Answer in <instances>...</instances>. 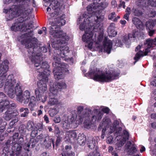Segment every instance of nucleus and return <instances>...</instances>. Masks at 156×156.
Listing matches in <instances>:
<instances>
[{
    "label": "nucleus",
    "mask_w": 156,
    "mask_h": 156,
    "mask_svg": "<svg viewBox=\"0 0 156 156\" xmlns=\"http://www.w3.org/2000/svg\"><path fill=\"white\" fill-rule=\"evenodd\" d=\"M54 121L55 123H58L61 122V119L59 116L56 117L54 118Z\"/></svg>",
    "instance_id": "nucleus-54"
},
{
    "label": "nucleus",
    "mask_w": 156,
    "mask_h": 156,
    "mask_svg": "<svg viewBox=\"0 0 156 156\" xmlns=\"http://www.w3.org/2000/svg\"><path fill=\"white\" fill-rule=\"evenodd\" d=\"M122 43L121 41L119 40H118L116 41V43L115 44V45L118 47H121L122 46Z\"/></svg>",
    "instance_id": "nucleus-61"
},
{
    "label": "nucleus",
    "mask_w": 156,
    "mask_h": 156,
    "mask_svg": "<svg viewBox=\"0 0 156 156\" xmlns=\"http://www.w3.org/2000/svg\"><path fill=\"white\" fill-rule=\"evenodd\" d=\"M33 31L30 30L26 33L22 34L18 38L21 44L28 49V56L31 61L34 64L35 66L38 67L40 65V56L41 54L35 52L37 47V39L33 37Z\"/></svg>",
    "instance_id": "nucleus-2"
},
{
    "label": "nucleus",
    "mask_w": 156,
    "mask_h": 156,
    "mask_svg": "<svg viewBox=\"0 0 156 156\" xmlns=\"http://www.w3.org/2000/svg\"><path fill=\"white\" fill-rule=\"evenodd\" d=\"M131 11L133 14L136 16H139L143 14L141 10L134 8L132 9Z\"/></svg>",
    "instance_id": "nucleus-33"
},
{
    "label": "nucleus",
    "mask_w": 156,
    "mask_h": 156,
    "mask_svg": "<svg viewBox=\"0 0 156 156\" xmlns=\"http://www.w3.org/2000/svg\"><path fill=\"white\" fill-rule=\"evenodd\" d=\"M140 33L138 30H133L132 34H128L129 38H135L139 36Z\"/></svg>",
    "instance_id": "nucleus-32"
},
{
    "label": "nucleus",
    "mask_w": 156,
    "mask_h": 156,
    "mask_svg": "<svg viewBox=\"0 0 156 156\" xmlns=\"http://www.w3.org/2000/svg\"><path fill=\"white\" fill-rule=\"evenodd\" d=\"M9 62L7 60H5L0 66V71L3 73H5L9 69L8 64Z\"/></svg>",
    "instance_id": "nucleus-28"
},
{
    "label": "nucleus",
    "mask_w": 156,
    "mask_h": 156,
    "mask_svg": "<svg viewBox=\"0 0 156 156\" xmlns=\"http://www.w3.org/2000/svg\"><path fill=\"white\" fill-rule=\"evenodd\" d=\"M105 19L103 15L100 14L93 15L86 19L84 20L86 25L90 26L93 28V30L95 32L101 33L102 28L100 23Z\"/></svg>",
    "instance_id": "nucleus-7"
},
{
    "label": "nucleus",
    "mask_w": 156,
    "mask_h": 156,
    "mask_svg": "<svg viewBox=\"0 0 156 156\" xmlns=\"http://www.w3.org/2000/svg\"><path fill=\"white\" fill-rule=\"evenodd\" d=\"M78 139V143L80 145L83 146L85 144L86 141V139L85 137L80 136Z\"/></svg>",
    "instance_id": "nucleus-42"
},
{
    "label": "nucleus",
    "mask_w": 156,
    "mask_h": 156,
    "mask_svg": "<svg viewBox=\"0 0 156 156\" xmlns=\"http://www.w3.org/2000/svg\"><path fill=\"white\" fill-rule=\"evenodd\" d=\"M156 14V12L155 11H151L150 13L148 14L149 17H153L155 16Z\"/></svg>",
    "instance_id": "nucleus-56"
},
{
    "label": "nucleus",
    "mask_w": 156,
    "mask_h": 156,
    "mask_svg": "<svg viewBox=\"0 0 156 156\" xmlns=\"http://www.w3.org/2000/svg\"><path fill=\"white\" fill-rule=\"evenodd\" d=\"M65 138L68 141H75L77 139L76 133L74 130H69L66 132Z\"/></svg>",
    "instance_id": "nucleus-18"
},
{
    "label": "nucleus",
    "mask_w": 156,
    "mask_h": 156,
    "mask_svg": "<svg viewBox=\"0 0 156 156\" xmlns=\"http://www.w3.org/2000/svg\"><path fill=\"white\" fill-rule=\"evenodd\" d=\"M155 32L154 30H149V31H148V33L149 35L150 36H152V35L154 34Z\"/></svg>",
    "instance_id": "nucleus-63"
},
{
    "label": "nucleus",
    "mask_w": 156,
    "mask_h": 156,
    "mask_svg": "<svg viewBox=\"0 0 156 156\" xmlns=\"http://www.w3.org/2000/svg\"><path fill=\"white\" fill-rule=\"evenodd\" d=\"M71 146L66 145L65 147V148L64 151V153L68 152L67 151H71Z\"/></svg>",
    "instance_id": "nucleus-57"
},
{
    "label": "nucleus",
    "mask_w": 156,
    "mask_h": 156,
    "mask_svg": "<svg viewBox=\"0 0 156 156\" xmlns=\"http://www.w3.org/2000/svg\"><path fill=\"white\" fill-rule=\"evenodd\" d=\"M119 122L117 120H115L113 123L112 126H111L110 127V132L111 133L116 129V128L119 127Z\"/></svg>",
    "instance_id": "nucleus-34"
},
{
    "label": "nucleus",
    "mask_w": 156,
    "mask_h": 156,
    "mask_svg": "<svg viewBox=\"0 0 156 156\" xmlns=\"http://www.w3.org/2000/svg\"><path fill=\"white\" fill-rule=\"evenodd\" d=\"M44 5L45 7H48L47 9L48 14L51 17H57L55 19L54 22L50 21L49 24L51 26L49 27V32L52 37L55 38V40H51L52 46L55 48V52L59 54H57L63 58L66 56V54L69 52V48L64 45L66 41H68L69 37L66 35V33L60 30V27L66 23L64 19L65 16L64 14L60 15L61 9L64 8L62 1H58L55 0H44Z\"/></svg>",
    "instance_id": "nucleus-1"
},
{
    "label": "nucleus",
    "mask_w": 156,
    "mask_h": 156,
    "mask_svg": "<svg viewBox=\"0 0 156 156\" xmlns=\"http://www.w3.org/2000/svg\"><path fill=\"white\" fill-rule=\"evenodd\" d=\"M20 111L21 112L25 111L21 115V116L23 117L27 116L29 113V110L27 108H22L20 109Z\"/></svg>",
    "instance_id": "nucleus-35"
},
{
    "label": "nucleus",
    "mask_w": 156,
    "mask_h": 156,
    "mask_svg": "<svg viewBox=\"0 0 156 156\" xmlns=\"http://www.w3.org/2000/svg\"><path fill=\"white\" fill-rule=\"evenodd\" d=\"M115 131H116L117 136L116 139L117 141L115 145V149L118 150L121 149L122 147L125 143L127 140L129 139V134L128 131L124 130L122 134L121 135L122 128L121 127H118Z\"/></svg>",
    "instance_id": "nucleus-12"
},
{
    "label": "nucleus",
    "mask_w": 156,
    "mask_h": 156,
    "mask_svg": "<svg viewBox=\"0 0 156 156\" xmlns=\"http://www.w3.org/2000/svg\"><path fill=\"white\" fill-rule=\"evenodd\" d=\"M43 144L48 148L51 146V142L53 144V148H54V140L52 138H50L48 135H46L41 142Z\"/></svg>",
    "instance_id": "nucleus-23"
},
{
    "label": "nucleus",
    "mask_w": 156,
    "mask_h": 156,
    "mask_svg": "<svg viewBox=\"0 0 156 156\" xmlns=\"http://www.w3.org/2000/svg\"><path fill=\"white\" fill-rule=\"evenodd\" d=\"M49 65L46 62H42L41 66V68L39 69L38 72L39 73V77L41 76L45 81L48 80V76L50 75V71L47 69L49 68Z\"/></svg>",
    "instance_id": "nucleus-15"
},
{
    "label": "nucleus",
    "mask_w": 156,
    "mask_h": 156,
    "mask_svg": "<svg viewBox=\"0 0 156 156\" xmlns=\"http://www.w3.org/2000/svg\"><path fill=\"white\" fill-rule=\"evenodd\" d=\"M113 137L112 136L108 137L107 139V142L108 144H111L113 142Z\"/></svg>",
    "instance_id": "nucleus-52"
},
{
    "label": "nucleus",
    "mask_w": 156,
    "mask_h": 156,
    "mask_svg": "<svg viewBox=\"0 0 156 156\" xmlns=\"http://www.w3.org/2000/svg\"><path fill=\"white\" fill-rule=\"evenodd\" d=\"M57 89H55V86L51 88L49 94V99L48 101V105L50 106H52L56 105L58 103V101L55 98L57 95Z\"/></svg>",
    "instance_id": "nucleus-17"
},
{
    "label": "nucleus",
    "mask_w": 156,
    "mask_h": 156,
    "mask_svg": "<svg viewBox=\"0 0 156 156\" xmlns=\"http://www.w3.org/2000/svg\"><path fill=\"white\" fill-rule=\"evenodd\" d=\"M108 3L107 2L97 4L94 3L87 6V10L88 11L94 12V10L95 9H97V10L104 9L108 6Z\"/></svg>",
    "instance_id": "nucleus-16"
},
{
    "label": "nucleus",
    "mask_w": 156,
    "mask_h": 156,
    "mask_svg": "<svg viewBox=\"0 0 156 156\" xmlns=\"http://www.w3.org/2000/svg\"><path fill=\"white\" fill-rule=\"evenodd\" d=\"M46 135H43L42 134H41L40 135L38 136L37 137V138L38 140H41V141L42 142L43 139L44 138Z\"/></svg>",
    "instance_id": "nucleus-53"
},
{
    "label": "nucleus",
    "mask_w": 156,
    "mask_h": 156,
    "mask_svg": "<svg viewBox=\"0 0 156 156\" xmlns=\"http://www.w3.org/2000/svg\"><path fill=\"white\" fill-rule=\"evenodd\" d=\"M151 84L153 86H156V76L154 77V80L151 82Z\"/></svg>",
    "instance_id": "nucleus-59"
},
{
    "label": "nucleus",
    "mask_w": 156,
    "mask_h": 156,
    "mask_svg": "<svg viewBox=\"0 0 156 156\" xmlns=\"http://www.w3.org/2000/svg\"><path fill=\"white\" fill-rule=\"evenodd\" d=\"M30 134L31 136L33 138L35 137L38 134V130L37 129H34L32 130Z\"/></svg>",
    "instance_id": "nucleus-45"
},
{
    "label": "nucleus",
    "mask_w": 156,
    "mask_h": 156,
    "mask_svg": "<svg viewBox=\"0 0 156 156\" xmlns=\"http://www.w3.org/2000/svg\"><path fill=\"white\" fill-rule=\"evenodd\" d=\"M73 121V116L71 115V117L69 118V117L67 120H66L63 122V127L65 129H69L70 127V124L73 122V124H76V127L78 126L79 124H76V121Z\"/></svg>",
    "instance_id": "nucleus-22"
},
{
    "label": "nucleus",
    "mask_w": 156,
    "mask_h": 156,
    "mask_svg": "<svg viewBox=\"0 0 156 156\" xmlns=\"http://www.w3.org/2000/svg\"><path fill=\"white\" fill-rule=\"evenodd\" d=\"M80 29L82 31L85 30V34L82 36L83 41L87 44V46L89 48L91 49L92 48L93 42L95 41V38L93 37V34L94 32L99 34V32H95L93 30V28L90 26H88L86 25L84 22L83 23L81 24L80 27ZM98 34H95V37Z\"/></svg>",
    "instance_id": "nucleus-6"
},
{
    "label": "nucleus",
    "mask_w": 156,
    "mask_h": 156,
    "mask_svg": "<svg viewBox=\"0 0 156 156\" xmlns=\"http://www.w3.org/2000/svg\"><path fill=\"white\" fill-rule=\"evenodd\" d=\"M126 148L127 149L128 154L129 155H132L136 153L137 150L135 145L133 144L130 141H128L125 145Z\"/></svg>",
    "instance_id": "nucleus-19"
},
{
    "label": "nucleus",
    "mask_w": 156,
    "mask_h": 156,
    "mask_svg": "<svg viewBox=\"0 0 156 156\" xmlns=\"http://www.w3.org/2000/svg\"><path fill=\"white\" fill-rule=\"evenodd\" d=\"M60 131L59 127L57 126H55L54 129L55 133L57 135Z\"/></svg>",
    "instance_id": "nucleus-55"
},
{
    "label": "nucleus",
    "mask_w": 156,
    "mask_h": 156,
    "mask_svg": "<svg viewBox=\"0 0 156 156\" xmlns=\"http://www.w3.org/2000/svg\"><path fill=\"white\" fill-rule=\"evenodd\" d=\"M56 86L58 89H65L66 88V85L64 82L58 83H57Z\"/></svg>",
    "instance_id": "nucleus-44"
},
{
    "label": "nucleus",
    "mask_w": 156,
    "mask_h": 156,
    "mask_svg": "<svg viewBox=\"0 0 156 156\" xmlns=\"http://www.w3.org/2000/svg\"><path fill=\"white\" fill-rule=\"evenodd\" d=\"M90 75L93 76L94 80L101 82H109L118 78L119 73L112 70L104 72L97 68L89 72Z\"/></svg>",
    "instance_id": "nucleus-4"
},
{
    "label": "nucleus",
    "mask_w": 156,
    "mask_h": 156,
    "mask_svg": "<svg viewBox=\"0 0 156 156\" xmlns=\"http://www.w3.org/2000/svg\"><path fill=\"white\" fill-rule=\"evenodd\" d=\"M120 4L119 5V6L120 7H121L122 6L123 7V8H125L126 7V5H125V3L124 1H120Z\"/></svg>",
    "instance_id": "nucleus-60"
},
{
    "label": "nucleus",
    "mask_w": 156,
    "mask_h": 156,
    "mask_svg": "<svg viewBox=\"0 0 156 156\" xmlns=\"http://www.w3.org/2000/svg\"><path fill=\"white\" fill-rule=\"evenodd\" d=\"M130 14L126 13L123 16V18L127 20L128 21H129V16Z\"/></svg>",
    "instance_id": "nucleus-64"
},
{
    "label": "nucleus",
    "mask_w": 156,
    "mask_h": 156,
    "mask_svg": "<svg viewBox=\"0 0 156 156\" xmlns=\"http://www.w3.org/2000/svg\"><path fill=\"white\" fill-rule=\"evenodd\" d=\"M52 64L54 67L53 73L55 79L58 80L63 77V74L66 70L64 69L63 65L61 63L60 59L57 56H54L53 58Z\"/></svg>",
    "instance_id": "nucleus-10"
},
{
    "label": "nucleus",
    "mask_w": 156,
    "mask_h": 156,
    "mask_svg": "<svg viewBox=\"0 0 156 156\" xmlns=\"http://www.w3.org/2000/svg\"><path fill=\"white\" fill-rule=\"evenodd\" d=\"M38 77L40 80L37 83L39 90L38 89H36L35 91V94L37 100L44 102L47 98L45 92L47 90L46 83L48 80L46 81L45 79H44L41 76L39 77L38 76Z\"/></svg>",
    "instance_id": "nucleus-8"
},
{
    "label": "nucleus",
    "mask_w": 156,
    "mask_h": 156,
    "mask_svg": "<svg viewBox=\"0 0 156 156\" xmlns=\"http://www.w3.org/2000/svg\"><path fill=\"white\" fill-rule=\"evenodd\" d=\"M104 42V47L102 51L109 54L110 53L112 48V42L111 40L107 39L105 40Z\"/></svg>",
    "instance_id": "nucleus-20"
},
{
    "label": "nucleus",
    "mask_w": 156,
    "mask_h": 156,
    "mask_svg": "<svg viewBox=\"0 0 156 156\" xmlns=\"http://www.w3.org/2000/svg\"><path fill=\"white\" fill-rule=\"evenodd\" d=\"M13 0H4V3L7 4L10 3ZM19 2L18 5L12 6L9 9H4L3 12L7 13L8 12L9 14L8 20H11L14 18L19 16L23 18L27 17L31 13L33 9L30 6V0H15Z\"/></svg>",
    "instance_id": "nucleus-3"
},
{
    "label": "nucleus",
    "mask_w": 156,
    "mask_h": 156,
    "mask_svg": "<svg viewBox=\"0 0 156 156\" xmlns=\"http://www.w3.org/2000/svg\"><path fill=\"white\" fill-rule=\"evenodd\" d=\"M156 38L154 39V41L150 39H147L143 45L144 47L146 48L145 52L144 53L143 51H140L136 53L134 58V59L136 60L134 63L135 64L140 57H143L144 55H147L150 51L149 49L152 47L153 44L156 45Z\"/></svg>",
    "instance_id": "nucleus-14"
},
{
    "label": "nucleus",
    "mask_w": 156,
    "mask_h": 156,
    "mask_svg": "<svg viewBox=\"0 0 156 156\" xmlns=\"http://www.w3.org/2000/svg\"><path fill=\"white\" fill-rule=\"evenodd\" d=\"M112 122L111 120L108 117H106L103 119V123L102 126H103L102 130V133H104L106 130V128H108L109 126L111 124Z\"/></svg>",
    "instance_id": "nucleus-27"
},
{
    "label": "nucleus",
    "mask_w": 156,
    "mask_h": 156,
    "mask_svg": "<svg viewBox=\"0 0 156 156\" xmlns=\"http://www.w3.org/2000/svg\"><path fill=\"white\" fill-rule=\"evenodd\" d=\"M93 115L92 119L93 121L100 120L103 115V112L99 111H98L97 109H94L93 110Z\"/></svg>",
    "instance_id": "nucleus-25"
},
{
    "label": "nucleus",
    "mask_w": 156,
    "mask_h": 156,
    "mask_svg": "<svg viewBox=\"0 0 156 156\" xmlns=\"http://www.w3.org/2000/svg\"><path fill=\"white\" fill-rule=\"evenodd\" d=\"M97 143V141L95 138H92L88 140L87 143L88 147L91 149L94 148Z\"/></svg>",
    "instance_id": "nucleus-30"
},
{
    "label": "nucleus",
    "mask_w": 156,
    "mask_h": 156,
    "mask_svg": "<svg viewBox=\"0 0 156 156\" xmlns=\"http://www.w3.org/2000/svg\"><path fill=\"white\" fill-rule=\"evenodd\" d=\"M129 38L128 35L127 36H125L123 37V41L125 43L127 44V43L129 42L130 40Z\"/></svg>",
    "instance_id": "nucleus-49"
},
{
    "label": "nucleus",
    "mask_w": 156,
    "mask_h": 156,
    "mask_svg": "<svg viewBox=\"0 0 156 156\" xmlns=\"http://www.w3.org/2000/svg\"><path fill=\"white\" fill-rule=\"evenodd\" d=\"M57 137L60 139L65 138V136H64V133L63 130H61L57 135Z\"/></svg>",
    "instance_id": "nucleus-48"
},
{
    "label": "nucleus",
    "mask_w": 156,
    "mask_h": 156,
    "mask_svg": "<svg viewBox=\"0 0 156 156\" xmlns=\"http://www.w3.org/2000/svg\"><path fill=\"white\" fill-rule=\"evenodd\" d=\"M84 119H85L84 123L85 127L87 129L90 128L92 123L90 120H89V117L88 118H84Z\"/></svg>",
    "instance_id": "nucleus-38"
},
{
    "label": "nucleus",
    "mask_w": 156,
    "mask_h": 156,
    "mask_svg": "<svg viewBox=\"0 0 156 156\" xmlns=\"http://www.w3.org/2000/svg\"><path fill=\"white\" fill-rule=\"evenodd\" d=\"M37 126L39 131H41L43 129V126L42 123H38L37 124Z\"/></svg>",
    "instance_id": "nucleus-58"
},
{
    "label": "nucleus",
    "mask_w": 156,
    "mask_h": 156,
    "mask_svg": "<svg viewBox=\"0 0 156 156\" xmlns=\"http://www.w3.org/2000/svg\"><path fill=\"white\" fill-rule=\"evenodd\" d=\"M16 83L12 75L7 76L6 73H3L0 76V87H2L4 84L5 88L8 89L7 92L12 90Z\"/></svg>",
    "instance_id": "nucleus-13"
},
{
    "label": "nucleus",
    "mask_w": 156,
    "mask_h": 156,
    "mask_svg": "<svg viewBox=\"0 0 156 156\" xmlns=\"http://www.w3.org/2000/svg\"><path fill=\"white\" fill-rule=\"evenodd\" d=\"M87 156H101L99 152L95 150L92 153H89Z\"/></svg>",
    "instance_id": "nucleus-46"
},
{
    "label": "nucleus",
    "mask_w": 156,
    "mask_h": 156,
    "mask_svg": "<svg viewBox=\"0 0 156 156\" xmlns=\"http://www.w3.org/2000/svg\"><path fill=\"white\" fill-rule=\"evenodd\" d=\"M68 151V152L64 153V155H65V154L67 156H74L75 154L73 152L71 151Z\"/></svg>",
    "instance_id": "nucleus-51"
},
{
    "label": "nucleus",
    "mask_w": 156,
    "mask_h": 156,
    "mask_svg": "<svg viewBox=\"0 0 156 156\" xmlns=\"http://www.w3.org/2000/svg\"><path fill=\"white\" fill-rule=\"evenodd\" d=\"M13 105L12 104H10L9 101L7 100L0 102V112H2L4 110L8 109L3 116V118L6 121H9L19 114L18 112L16 110H10L9 108L11 106H14V104Z\"/></svg>",
    "instance_id": "nucleus-9"
},
{
    "label": "nucleus",
    "mask_w": 156,
    "mask_h": 156,
    "mask_svg": "<svg viewBox=\"0 0 156 156\" xmlns=\"http://www.w3.org/2000/svg\"><path fill=\"white\" fill-rule=\"evenodd\" d=\"M7 94L11 98H14L16 95L17 100L25 105L28 103L30 98L29 91L27 90L23 93L21 87L18 83H16L14 87L12 90L8 92Z\"/></svg>",
    "instance_id": "nucleus-5"
},
{
    "label": "nucleus",
    "mask_w": 156,
    "mask_h": 156,
    "mask_svg": "<svg viewBox=\"0 0 156 156\" xmlns=\"http://www.w3.org/2000/svg\"><path fill=\"white\" fill-rule=\"evenodd\" d=\"M58 111L56 109H52L49 111V113L51 117H53L58 113Z\"/></svg>",
    "instance_id": "nucleus-43"
},
{
    "label": "nucleus",
    "mask_w": 156,
    "mask_h": 156,
    "mask_svg": "<svg viewBox=\"0 0 156 156\" xmlns=\"http://www.w3.org/2000/svg\"><path fill=\"white\" fill-rule=\"evenodd\" d=\"M36 104V99L35 98L32 96L31 97L30 99V102L29 104V106L31 110H33V107Z\"/></svg>",
    "instance_id": "nucleus-36"
},
{
    "label": "nucleus",
    "mask_w": 156,
    "mask_h": 156,
    "mask_svg": "<svg viewBox=\"0 0 156 156\" xmlns=\"http://www.w3.org/2000/svg\"><path fill=\"white\" fill-rule=\"evenodd\" d=\"M12 149L14 151L10 154V156H18L21 153L22 147L17 144H15V146L12 147Z\"/></svg>",
    "instance_id": "nucleus-24"
},
{
    "label": "nucleus",
    "mask_w": 156,
    "mask_h": 156,
    "mask_svg": "<svg viewBox=\"0 0 156 156\" xmlns=\"http://www.w3.org/2000/svg\"><path fill=\"white\" fill-rule=\"evenodd\" d=\"M132 22L137 29L143 30L144 28V26L140 20L138 18L134 17L133 18Z\"/></svg>",
    "instance_id": "nucleus-26"
},
{
    "label": "nucleus",
    "mask_w": 156,
    "mask_h": 156,
    "mask_svg": "<svg viewBox=\"0 0 156 156\" xmlns=\"http://www.w3.org/2000/svg\"><path fill=\"white\" fill-rule=\"evenodd\" d=\"M34 124L33 122L32 121H29L27 125L26 128L29 131H30L32 130L33 129H34Z\"/></svg>",
    "instance_id": "nucleus-39"
},
{
    "label": "nucleus",
    "mask_w": 156,
    "mask_h": 156,
    "mask_svg": "<svg viewBox=\"0 0 156 156\" xmlns=\"http://www.w3.org/2000/svg\"><path fill=\"white\" fill-rule=\"evenodd\" d=\"M25 24L20 22L16 23L13 24L11 27L12 30L15 31L23 30L25 28Z\"/></svg>",
    "instance_id": "nucleus-21"
},
{
    "label": "nucleus",
    "mask_w": 156,
    "mask_h": 156,
    "mask_svg": "<svg viewBox=\"0 0 156 156\" xmlns=\"http://www.w3.org/2000/svg\"><path fill=\"white\" fill-rule=\"evenodd\" d=\"M18 121L17 119H15L11 121L9 124V128H12L13 127V126L14 125L15 123Z\"/></svg>",
    "instance_id": "nucleus-47"
},
{
    "label": "nucleus",
    "mask_w": 156,
    "mask_h": 156,
    "mask_svg": "<svg viewBox=\"0 0 156 156\" xmlns=\"http://www.w3.org/2000/svg\"><path fill=\"white\" fill-rule=\"evenodd\" d=\"M78 116L74 112L71 115L73 116V121L76 120V123L80 124L83 121L84 118H88L91 115V110L87 108L83 110V107L82 106H79L77 108Z\"/></svg>",
    "instance_id": "nucleus-11"
},
{
    "label": "nucleus",
    "mask_w": 156,
    "mask_h": 156,
    "mask_svg": "<svg viewBox=\"0 0 156 156\" xmlns=\"http://www.w3.org/2000/svg\"><path fill=\"white\" fill-rule=\"evenodd\" d=\"M33 21H30L28 24V27L27 26L26 27V29L27 30L28 29H32L33 27Z\"/></svg>",
    "instance_id": "nucleus-50"
},
{
    "label": "nucleus",
    "mask_w": 156,
    "mask_h": 156,
    "mask_svg": "<svg viewBox=\"0 0 156 156\" xmlns=\"http://www.w3.org/2000/svg\"><path fill=\"white\" fill-rule=\"evenodd\" d=\"M36 141L34 138H32L30 139V142L25 144L23 146V148L27 151H29V148L31 144L32 147H34L36 144Z\"/></svg>",
    "instance_id": "nucleus-29"
},
{
    "label": "nucleus",
    "mask_w": 156,
    "mask_h": 156,
    "mask_svg": "<svg viewBox=\"0 0 156 156\" xmlns=\"http://www.w3.org/2000/svg\"><path fill=\"white\" fill-rule=\"evenodd\" d=\"M156 24V20H150L146 22V25L147 29L149 30L152 29Z\"/></svg>",
    "instance_id": "nucleus-31"
},
{
    "label": "nucleus",
    "mask_w": 156,
    "mask_h": 156,
    "mask_svg": "<svg viewBox=\"0 0 156 156\" xmlns=\"http://www.w3.org/2000/svg\"><path fill=\"white\" fill-rule=\"evenodd\" d=\"M145 6H148L151 5L152 6H156V1H150V0H146L145 2Z\"/></svg>",
    "instance_id": "nucleus-37"
},
{
    "label": "nucleus",
    "mask_w": 156,
    "mask_h": 156,
    "mask_svg": "<svg viewBox=\"0 0 156 156\" xmlns=\"http://www.w3.org/2000/svg\"><path fill=\"white\" fill-rule=\"evenodd\" d=\"M115 13L114 12H112L109 14L108 16V19L114 22L117 21V19L115 18Z\"/></svg>",
    "instance_id": "nucleus-41"
},
{
    "label": "nucleus",
    "mask_w": 156,
    "mask_h": 156,
    "mask_svg": "<svg viewBox=\"0 0 156 156\" xmlns=\"http://www.w3.org/2000/svg\"><path fill=\"white\" fill-rule=\"evenodd\" d=\"M108 32L109 36H115L117 34V32L115 30V29L108 28Z\"/></svg>",
    "instance_id": "nucleus-40"
},
{
    "label": "nucleus",
    "mask_w": 156,
    "mask_h": 156,
    "mask_svg": "<svg viewBox=\"0 0 156 156\" xmlns=\"http://www.w3.org/2000/svg\"><path fill=\"white\" fill-rule=\"evenodd\" d=\"M109 111V109L107 107L105 108L102 109V111L104 112L107 114L108 113Z\"/></svg>",
    "instance_id": "nucleus-62"
}]
</instances>
